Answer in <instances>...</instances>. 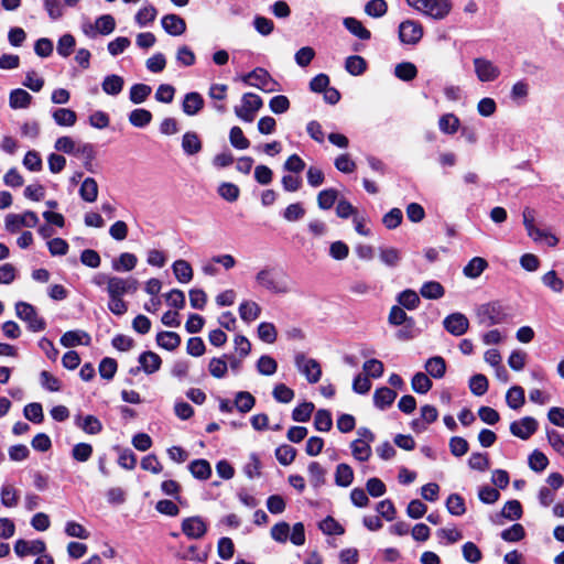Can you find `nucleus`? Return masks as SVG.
<instances>
[{
	"instance_id": "338daca9",
	"label": "nucleus",
	"mask_w": 564,
	"mask_h": 564,
	"mask_svg": "<svg viewBox=\"0 0 564 564\" xmlns=\"http://www.w3.org/2000/svg\"><path fill=\"white\" fill-rule=\"evenodd\" d=\"M313 411L314 404L312 402H303L293 410L292 419L295 422H307Z\"/></svg>"
},
{
	"instance_id": "2f4dec72",
	"label": "nucleus",
	"mask_w": 564,
	"mask_h": 564,
	"mask_svg": "<svg viewBox=\"0 0 564 564\" xmlns=\"http://www.w3.org/2000/svg\"><path fill=\"white\" fill-rule=\"evenodd\" d=\"M354 480L352 468L345 463L337 465L335 471V484L339 487H348Z\"/></svg>"
},
{
	"instance_id": "f03ea898",
	"label": "nucleus",
	"mask_w": 564,
	"mask_h": 564,
	"mask_svg": "<svg viewBox=\"0 0 564 564\" xmlns=\"http://www.w3.org/2000/svg\"><path fill=\"white\" fill-rule=\"evenodd\" d=\"M256 282L261 288L274 294H286L291 292L289 282L279 278V274L273 268L265 267L261 269L256 275Z\"/></svg>"
},
{
	"instance_id": "2eb2a0df",
	"label": "nucleus",
	"mask_w": 564,
	"mask_h": 564,
	"mask_svg": "<svg viewBox=\"0 0 564 564\" xmlns=\"http://www.w3.org/2000/svg\"><path fill=\"white\" fill-rule=\"evenodd\" d=\"M307 133L314 141H322L327 138L328 141H348L347 137L338 132H326L317 121H311L307 124Z\"/></svg>"
},
{
	"instance_id": "58836bf2",
	"label": "nucleus",
	"mask_w": 564,
	"mask_h": 564,
	"mask_svg": "<svg viewBox=\"0 0 564 564\" xmlns=\"http://www.w3.org/2000/svg\"><path fill=\"white\" fill-rule=\"evenodd\" d=\"M445 293L443 285L436 281L425 282L420 290V294L429 300L441 299Z\"/></svg>"
},
{
	"instance_id": "b1692460",
	"label": "nucleus",
	"mask_w": 564,
	"mask_h": 564,
	"mask_svg": "<svg viewBox=\"0 0 564 564\" xmlns=\"http://www.w3.org/2000/svg\"><path fill=\"white\" fill-rule=\"evenodd\" d=\"M172 269L180 283H188L193 279V269L186 260H176L173 263Z\"/></svg>"
},
{
	"instance_id": "13d9d810",
	"label": "nucleus",
	"mask_w": 564,
	"mask_h": 564,
	"mask_svg": "<svg viewBox=\"0 0 564 564\" xmlns=\"http://www.w3.org/2000/svg\"><path fill=\"white\" fill-rule=\"evenodd\" d=\"M319 529L327 535H341L345 532L343 525L330 516L319 522Z\"/></svg>"
},
{
	"instance_id": "6ab92c4d",
	"label": "nucleus",
	"mask_w": 564,
	"mask_h": 564,
	"mask_svg": "<svg viewBox=\"0 0 564 564\" xmlns=\"http://www.w3.org/2000/svg\"><path fill=\"white\" fill-rule=\"evenodd\" d=\"M64 347H74L77 345H89L90 336L84 330H68L59 339Z\"/></svg>"
},
{
	"instance_id": "1a4fd4ad",
	"label": "nucleus",
	"mask_w": 564,
	"mask_h": 564,
	"mask_svg": "<svg viewBox=\"0 0 564 564\" xmlns=\"http://www.w3.org/2000/svg\"><path fill=\"white\" fill-rule=\"evenodd\" d=\"M295 366L310 383H316L321 380L322 369L317 360L307 358L304 354H297L295 356Z\"/></svg>"
},
{
	"instance_id": "f257e3e1",
	"label": "nucleus",
	"mask_w": 564,
	"mask_h": 564,
	"mask_svg": "<svg viewBox=\"0 0 564 564\" xmlns=\"http://www.w3.org/2000/svg\"><path fill=\"white\" fill-rule=\"evenodd\" d=\"M406 4L419 13L433 20H444L453 9L451 0H405Z\"/></svg>"
},
{
	"instance_id": "e2e57ef3",
	"label": "nucleus",
	"mask_w": 564,
	"mask_h": 564,
	"mask_svg": "<svg viewBox=\"0 0 564 564\" xmlns=\"http://www.w3.org/2000/svg\"><path fill=\"white\" fill-rule=\"evenodd\" d=\"M152 119V113L143 108L134 109L129 115V121L134 127L142 128L147 126Z\"/></svg>"
},
{
	"instance_id": "0eeeda50",
	"label": "nucleus",
	"mask_w": 564,
	"mask_h": 564,
	"mask_svg": "<svg viewBox=\"0 0 564 564\" xmlns=\"http://www.w3.org/2000/svg\"><path fill=\"white\" fill-rule=\"evenodd\" d=\"M473 65L476 78L480 83L495 82L501 75L500 67L486 57H475L473 59Z\"/></svg>"
},
{
	"instance_id": "aec40b11",
	"label": "nucleus",
	"mask_w": 564,
	"mask_h": 564,
	"mask_svg": "<svg viewBox=\"0 0 564 564\" xmlns=\"http://www.w3.org/2000/svg\"><path fill=\"white\" fill-rule=\"evenodd\" d=\"M310 484L318 489L326 482V469L318 462H311L307 467Z\"/></svg>"
},
{
	"instance_id": "6e6d98bb",
	"label": "nucleus",
	"mask_w": 564,
	"mask_h": 564,
	"mask_svg": "<svg viewBox=\"0 0 564 564\" xmlns=\"http://www.w3.org/2000/svg\"><path fill=\"white\" fill-rule=\"evenodd\" d=\"M296 456V449L292 447L291 445H281L275 449V457L278 462L283 465L288 466L293 463Z\"/></svg>"
},
{
	"instance_id": "a18cd8bd",
	"label": "nucleus",
	"mask_w": 564,
	"mask_h": 564,
	"mask_svg": "<svg viewBox=\"0 0 564 564\" xmlns=\"http://www.w3.org/2000/svg\"><path fill=\"white\" fill-rule=\"evenodd\" d=\"M101 86L106 94L116 96L120 94L123 88V79L118 75H109L105 77Z\"/></svg>"
},
{
	"instance_id": "69168bd1",
	"label": "nucleus",
	"mask_w": 564,
	"mask_h": 564,
	"mask_svg": "<svg viewBox=\"0 0 564 564\" xmlns=\"http://www.w3.org/2000/svg\"><path fill=\"white\" fill-rule=\"evenodd\" d=\"M40 383L43 389L57 392L62 388V383L58 378L54 377L51 372L43 370L40 373Z\"/></svg>"
},
{
	"instance_id": "0e129e2a",
	"label": "nucleus",
	"mask_w": 564,
	"mask_h": 564,
	"mask_svg": "<svg viewBox=\"0 0 564 564\" xmlns=\"http://www.w3.org/2000/svg\"><path fill=\"white\" fill-rule=\"evenodd\" d=\"M446 508L448 512L453 516H462L466 511L465 501L457 494L449 495V497L446 500Z\"/></svg>"
},
{
	"instance_id": "3c124183",
	"label": "nucleus",
	"mask_w": 564,
	"mask_h": 564,
	"mask_svg": "<svg viewBox=\"0 0 564 564\" xmlns=\"http://www.w3.org/2000/svg\"><path fill=\"white\" fill-rule=\"evenodd\" d=\"M1 503L7 508H13L19 501V491L11 485H3L0 490Z\"/></svg>"
},
{
	"instance_id": "5fc2aeb1",
	"label": "nucleus",
	"mask_w": 564,
	"mask_h": 564,
	"mask_svg": "<svg viewBox=\"0 0 564 564\" xmlns=\"http://www.w3.org/2000/svg\"><path fill=\"white\" fill-rule=\"evenodd\" d=\"M529 467L536 471V473H541L543 471L547 465H549V459L547 457L545 456L544 453H542L541 451L539 449H534L531 455L529 456Z\"/></svg>"
},
{
	"instance_id": "7ed1b4c3",
	"label": "nucleus",
	"mask_w": 564,
	"mask_h": 564,
	"mask_svg": "<svg viewBox=\"0 0 564 564\" xmlns=\"http://www.w3.org/2000/svg\"><path fill=\"white\" fill-rule=\"evenodd\" d=\"M476 317L480 325L489 327L505 323L508 318V314L499 302H491L478 306Z\"/></svg>"
},
{
	"instance_id": "a19ab883",
	"label": "nucleus",
	"mask_w": 564,
	"mask_h": 564,
	"mask_svg": "<svg viewBox=\"0 0 564 564\" xmlns=\"http://www.w3.org/2000/svg\"><path fill=\"white\" fill-rule=\"evenodd\" d=\"M338 199V191L335 188L323 189L317 195V205L321 209H330Z\"/></svg>"
},
{
	"instance_id": "20e7f679",
	"label": "nucleus",
	"mask_w": 564,
	"mask_h": 564,
	"mask_svg": "<svg viewBox=\"0 0 564 564\" xmlns=\"http://www.w3.org/2000/svg\"><path fill=\"white\" fill-rule=\"evenodd\" d=\"M241 80L251 87H256L264 93H273L280 90L278 82L264 68L258 67L252 72L241 76Z\"/></svg>"
},
{
	"instance_id": "79ce46f5",
	"label": "nucleus",
	"mask_w": 564,
	"mask_h": 564,
	"mask_svg": "<svg viewBox=\"0 0 564 564\" xmlns=\"http://www.w3.org/2000/svg\"><path fill=\"white\" fill-rule=\"evenodd\" d=\"M394 75L404 82L414 79L417 75V68L413 63L403 62L394 67Z\"/></svg>"
},
{
	"instance_id": "c756f323",
	"label": "nucleus",
	"mask_w": 564,
	"mask_h": 564,
	"mask_svg": "<svg viewBox=\"0 0 564 564\" xmlns=\"http://www.w3.org/2000/svg\"><path fill=\"white\" fill-rule=\"evenodd\" d=\"M460 128V120L454 113H445L438 119V129L445 134H454Z\"/></svg>"
},
{
	"instance_id": "9d476101",
	"label": "nucleus",
	"mask_w": 564,
	"mask_h": 564,
	"mask_svg": "<svg viewBox=\"0 0 564 564\" xmlns=\"http://www.w3.org/2000/svg\"><path fill=\"white\" fill-rule=\"evenodd\" d=\"M423 36V28L420 22L405 20L399 26V37L402 43L416 44Z\"/></svg>"
},
{
	"instance_id": "7c9ffc66",
	"label": "nucleus",
	"mask_w": 564,
	"mask_h": 564,
	"mask_svg": "<svg viewBox=\"0 0 564 564\" xmlns=\"http://www.w3.org/2000/svg\"><path fill=\"white\" fill-rule=\"evenodd\" d=\"M352 456L359 462H366L371 456V446L369 442L357 438L350 444Z\"/></svg>"
},
{
	"instance_id": "cd10ccee",
	"label": "nucleus",
	"mask_w": 564,
	"mask_h": 564,
	"mask_svg": "<svg viewBox=\"0 0 564 564\" xmlns=\"http://www.w3.org/2000/svg\"><path fill=\"white\" fill-rule=\"evenodd\" d=\"M156 343L160 347L173 351L181 344V337L174 332H160L156 335Z\"/></svg>"
},
{
	"instance_id": "c85d7f7f",
	"label": "nucleus",
	"mask_w": 564,
	"mask_h": 564,
	"mask_svg": "<svg viewBox=\"0 0 564 564\" xmlns=\"http://www.w3.org/2000/svg\"><path fill=\"white\" fill-rule=\"evenodd\" d=\"M188 469L193 477L199 480H206L212 475L210 464L206 459H195L188 465Z\"/></svg>"
},
{
	"instance_id": "37998d69",
	"label": "nucleus",
	"mask_w": 564,
	"mask_h": 564,
	"mask_svg": "<svg viewBox=\"0 0 564 564\" xmlns=\"http://www.w3.org/2000/svg\"><path fill=\"white\" fill-rule=\"evenodd\" d=\"M397 301L399 306L410 311L415 310L420 304V297L413 290H404L398 295Z\"/></svg>"
},
{
	"instance_id": "052dcab7",
	"label": "nucleus",
	"mask_w": 564,
	"mask_h": 564,
	"mask_svg": "<svg viewBox=\"0 0 564 564\" xmlns=\"http://www.w3.org/2000/svg\"><path fill=\"white\" fill-rule=\"evenodd\" d=\"M259 338L268 344H272L276 340V328L272 323L262 322L258 326Z\"/></svg>"
},
{
	"instance_id": "393cba45",
	"label": "nucleus",
	"mask_w": 564,
	"mask_h": 564,
	"mask_svg": "<svg viewBox=\"0 0 564 564\" xmlns=\"http://www.w3.org/2000/svg\"><path fill=\"white\" fill-rule=\"evenodd\" d=\"M32 96L24 89H13L9 96V105L12 109H23L31 104Z\"/></svg>"
},
{
	"instance_id": "f704fd0d",
	"label": "nucleus",
	"mask_w": 564,
	"mask_h": 564,
	"mask_svg": "<svg viewBox=\"0 0 564 564\" xmlns=\"http://www.w3.org/2000/svg\"><path fill=\"white\" fill-rule=\"evenodd\" d=\"M488 267L487 261L484 258H473L464 268L463 272L467 278H478Z\"/></svg>"
},
{
	"instance_id": "4c0bfd02",
	"label": "nucleus",
	"mask_w": 564,
	"mask_h": 564,
	"mask_svg": "<svg viewBox=\"0 0 564 564\" xmlns=\"http://www.w3.org/2000/svg\"><path fill=\"white\" fill-rule=\"evenodd\" d=\"M256 404L254 397L247 391H239L235 395V406L241 413H248Z\"/></svg>"
},
{
	"instance_id": "680f3d73",
	"label": "nucleus",
	"mask_w": 564,
	"mask_h": 564,
	"mask_svg": "<svg viewBox=\"0 0 564 564\" xmlns=\"http://www.w3.org/2000/svg\"><path fill=\"white\" fill-rule=\"evenodd\" d=\"M542 282L555 293H562L564 290V281L557 276V273L554 270L546 272L542 276Z\"/></svg>"
},
{
	"instance_id": "a878e982",
	"label": "nucleus",
	"mask_w": 564,
	"mask_h": 564,
	"mask_svg": "<svg viewBox=\"0 0 564 564\" xmlns=\"http://www.w3.org/2000/svg\"><path fill=\"white\" fill-rule=\"evenodd\" d=\"M79 195L83 200L94 203L98 197V184L96 180L86 177L80 185Z\"/></svg>"
},
{
	"instance_id": "a211bd4d",
	"label": "nucleus",
	"mask_w": 564,
	"mask_h": 564,
	"mask_svg": "<svg viewBox=\"0 0 564 564\" xmlns=\"http://www.w3.org/2000/svg\"><path fill=\"white\" fill-rule=\"evenodd\" d=\"M139 364L145 373L152 375L161 368L162 359L158 354L149 350L139 356Z\"/></svg>"
},
{
	"instance_id": "c03bdc74",
	"label": "nucleus",
	"mask_w": 564,
	"mask_h": 564,
	"mask_svg": "<svg viewBox=\"0 0 564 564\" xmlns=\"http://www.w3.org/2000/svg\"><path fill=\"white\" fill-rule=\"evenodd\" d=\"M98 35H109L115 31L116 20L111 14H102L95 21Z\"/></svg>"
},
{
	"instance_id": "bb28decb",
	"label": "nucleus",
	"mask_w": 564,
	"mask_h": 564,
	"mask_svg": "<svg viewBox=\"0 0 564 564\" xmlns=\"http://www.w3.org/2000/svg\"><path fill=\"white\" fill-rule=\"evenodd\" d=\"M343 23L345 28L358 39L369 40L371 37L370 31L366 29L359 20L348 17L344 19Z\"/></svg>"
},
{
	"instance_id": "e433bc0d",
	"label": "nucleus",
	"mask_w": 564,
	"mask_h": 564,
	"mask_svg": "<svg viewBox=\"0 0 564 564\" xmlns=\"http://www.w3.org/2000/svg\"><path fill=\"white\" fill-rule=\"evenodd\" d=\"M138 262L137 257L133 253L123 252L118 259L112 261V269L115 271H131L135 268Z\"/></svg>"
},
{
	"instance_id": "864d4df0",
	"label": "nucleus",
	"mask_w": 564,
	"mask_h": 564,
	"mask_svg": "<svg viewBox=\"0 0 564 564\" xmlns=\"http://www.w3.org/2000/svg\"><path fill=\"white\" fill-rule=\"evenodd\" d=\"M314 426L317 431L328 432L333 426V420L328 410H318L315 413Z\"/></svg>"
},
{
	"instance_id": "8fccbe9b",
	"label": "nucleus",
	"mask_w": 564,
	"mask_h": 564,
	"mask_svg": "<svg viewBox=\"0 0 564 564\" xmlns=\"http://www.w3.org/2000/svg\"><path fill=\"white\" fill-rule=\"evenodd\" d=\"M367 63L364 57L352 55L347 57L345 63L346 70L352 76L361 75L366 70Z\"/></svg>"
},
{
	"instance_id": "603ef678",
	"label": "nucleus",
	"mask_w": 564,
	"mask_h": 564,
	"mask_svg": "<svg viewBox=\"0 0 564 564\" xmlns=\"http://www.w3.org/2000/svg\"><path fill=\"white\" fill-rule=\"evenodd\" d=\"M276 369L278 364L271 356L263 355L257 361V370L262 376H272Z\"/></svg>"
},
{
	"instance_id": "6e6552de",
	"label": "nucleus",
	"mask_w": 564,
	"mask_h": 564,
	"mask_svg": "<svg viewBox=\"0 0 564 564\" xmlns=\"http://www.w3.org/2000/svg\"><path fill=\"white\" fill-rule=\"evenodd\" d=\"M139 288V282L134 278H120L112 275L107 286L109 297H122L128 293H134Z\"/></svg>"
},
{
	"instance_id": "de8ad7c7",
	"label": "nucleus",
	"mask_w": 564,
	"mask_h": 564,
	"mask_svg": "<svg viewBox=\"0 0 564 564\" xmlns=\"http://www.w3.org/2000/svg\"><path fill=\"white\" fill-rule=\"evenodd\" d=\"M528 236L535 242L544 241L549 247H555L558 243V239L555 235L536 228L535 226L532 227L531 231H528Z\"/></svg>"
},
{
	"instance_id": "412c9836",
	"label": "nucleus",
	"mask_w": 564,
	"mask_h": 564,
	"mask_svg": "<svg viewBox=\"0 0 564 564\" xmlns=\"http://www.w3.org/2000/svg\"><path fill=\"white\" fill-rule=\"evenodd\" d=\"M203 106V97L198 93L193 91L185 95L182 108L187 116H195L200 111Z\"/></svg>"
},
{
	"instance_id": "ea45409f",
	"label": "nucleus",
	"mask_w": 564,
	"mask_h": 564,
	"mask_svg": "<svg viewBox=\"0 0 564 564\" xmlns=\"http://www.w3.org/2000/svg\"><path fill=\"white\" fill-rule=\"evenodd\" d=\"M158 15V11L154 6L147 3L135 14L134 20L139 26H145L152 23Z\"/></svg>"
},
{
	"instance_id": "39448f33",
	"label": "nucleus",
	"mask_w": 564,
	"mask_h": 564,
	"mask_svg": "<svg viewBox=\"0 0 564 564\" xmlns=\"http://www.w3.org/2000/svg\"><path fill=\"white\" fill-rule=\"evenodd\" d=\"M262 105L260 96L253 93H246L241 97L240 105L235 107V113L240 119L251 122Z\"/></svg>"
},
{
	"instance_id": "bf43d9fd",
	"label": "nucleus",
	"mask_w": 564,
	"mask_h": 564,
	"mask_svg": "<svg viewBox=\"0 0 564 564\" xmlns=\"http://www.w3.org/2000/svg\"><path fill=\"white\" fill-rule=\"evenodd\" d=\"M388 11L386 0H370L365 6V12L371 18H381Z\"/></svg>"
},
{
	"instance_id": "f3484780",
	"label": "nucleus",
	"mask_w": 564,
	"mask_h": 564,
	"mask_svg": "<svg viewBox=\"0 0 564 564\" xmlns=\"http://www.w3.org/2000/svg\"><path fill=\"white\" fill-rule=\"evenodd\" d=\"M75 424L77 427L82 429L85 433L90 435L99 434L102 431V424L100 420L91 414L86 416L77 415L75 417Z\"/></svg>"
},
{
	"instance_id": "ddd939ff",
	"label": "nucleus",
	"mask_w": 564,
	"mask_h": 564,
	"mask_svg": "<svg viewBox=\"0 0 564 564\" xmlns=\"http://www.w3.org/2000/svg\"><path fill=\"white\" fill-rule=\"evenodd\" d=\"M538 430V422L531 416H524L519 421H514L510 424V432L512 435L528 440Z\"/></svg>"
},
{
	"instance_id": "4468645a",
	"label": "nucleus",
	"mask_w": 564,
	"mask_h": 564,
	"mask_svg": "<svg viewBox=\"0 0 564 564\" xmlns=\"http://www.w3.org/2000/svg\"><path fill=\"white\" fill-rule=\"evenodd\" d=\"M46 550V545L44 541L42 540H33V541H25V540H18L14 544V552L18 556H25L29 554L32 555H39L43 554Z\"/></svg>"
},
{
	"instance_id": "dca6fc26",
	"label": "nucleus",
	"mask_w": 564,
	"mask_h": 564,
	"mask_svg": "<svg viewBox=\"0 0 564 564\" xmlns=\"http://www.w3.org/2000/svg\"><path fill=\"white\" fill-rule=\"evenodd\" d=\"M164 31L172 36H180L186 31V23L177 14H166L161 20Z\"/></svg>"
},
{
	"instance_id": "72a5a7b5",
	"label": "nucleus",
	"mask_w": 564,
	"mask_h": 564,
	"mask_svg": "<svg viewBox=\"0 0 564 564\" xmlns=\"http://www.w3.org/2000/svg\"><path fill=\"white\" fill-rule=\"evenodd\" d=\"M388 322H389V324H391L393 326H400L403 324H408V326L412 327L414 324L413 318L408 316L405 311L399 305H394L391 307L389 317H388Z\"/></svg>"
},
{
	"instance_id": "9b49d317",
	"label": "nucleus",
	"mask_w": 564,
	"mask_h": 564,
	"mask_svg": "<svg viewBox=\"0 0 564 564\" xmlns=\"http://www.w3.org/2000/svg\"><path fill=\"white\" fill-rule=\"evenodd\" d=\"M443 327L453 336L459 337L469 328L468 318L459 312L452 313L443 319Z\"/></svg>"
},
{
	"instance_id": "5701e85b",
	"label": "nucleus",
	"mask_w": 564,
	"mask_h": 564,
	"mask_svg": "<svg viewBox=\"0 0 564 564\" xmlns=\"http://www.w3.org/2000/svg\"><path fill=\"white\" fill-rule=\"evenodd\" d=\"M425 370L431 377L435 379L443 378L446 372L445 359L441 356H434L429 358L425 362Z\"/></svg>"
},
{
	"instance_id": "09e8293b",
	"label": "nucleus",
	"mask_w": 564,
	"mask_h": 564,
	"mask_svg": "<svg viewBox=\"0 0 564 564\" xmlns=\"http://www.w3.org/2000/svg\"><path fill=\"white\" fill-rule=\"evenodd\" d=\"M432 381L424 372H416L411 381L412 389L420 394L427 393L432 388Z\"/></svg>"
},
{
	"instance_id": "4be33fe9",
	"label": "nucleus",
	"mask_w": 564,
	"mask_h": 564,
	"mask_svg": "<svg viewBox=\"0 0 564 564\" xmlns=\"http://www.w3.org/2000/svg\"><path fill=\"white\" fill-rule=\"evenodd\" d=\"M395 398L397 392L387 387L379 388L373 393L375 405L381 410L390 406L394 402Z\"/></svg>"
},
{
	"instance_id": "c9c22d12",
	"label": "nucleus",
	"mask_w": 564,
	"mask_h": 564,
	"mask_svg": "<svg viewBox=\"0 0 564 564\" xmlns=\"http://www.w3.org/2000/svg\"><path fill=\"white\" fill-rule=\"evenodd\" d=\"M506 401L509 408L513 410L520 409L524 404V390L522 387L513 386L506 394Z\"/></svg>"
},
{
	"instance_id": "473e14b6",
	"label": "nucleus",
	"mask_w": 564,
	"mask_h": 564,
	"mask_svg": "<svg viewBox=\"0 0 564 564\" xmlns=\"http://www.w3.org/2000/svg\"><path fill=\"white\" fill-rule=\"evenodd\" d=\"M261 307L252 301H243L239 306L240 318L247 323L257 319L260 316Z\"/></svg>"
},
{
	"instance_id": "49530a36",
	"label": "nucleus",
	"mask_w": 564,
	"mask_h": 564,
	"mask_svg": "<svg viewBox=\"0 0 564 564\" xmlns=\"http://www.w3.org/2000/svg\"><path fill=\"white\" fill-rule=\"evenodd\" d=\"M55 122L59 126L72 127L76 122V113L68 108H58L53 112Z\"/></svg>"
},
{
	"instance_id": "4d7b16f0",
	"label": "nucleus",
	"mask_w": 564,
	"mask_h": 564,
	"mask_svg": "<svg viewBox=\"0 0 564 564\" xmlns=\"http://www.w3.org/2000/svg\"><path fill=\"white\" fill-rule=\"evenodd\" d=\"M227 355H224L223 358H212L208 365V370L214 378L220 379L224 378L228 370V365L226 361Z\"/></svg>"
},
{
	"instance_id": "f8f14e48",
	"label": "nucleus",
	"mask_w": 564,
	"mask_h": 564,
	"mask_svg": "<svg viewBox=\"0 0 564 564\" xmlns=\"http://www.w3.org/2000/svg\"><path fill=\"white\" fill-rule=\"evenodd\" d=\"M181 527L182 532L192 540H199L207 532V523L199 516L185 518Z\"/></svg>"
},
{
	"instance_id": "774afa93",
	"label": "nucleus",
	"mask_w": 564,
	"mask_h": 564,
	"mask_svg": "<svg viewBox=\"0 0 564 564\" xmlns=\"http://www.w3.org/2000/svg\"><path fill=\"white\" fill-rule=\"evenodd\" d=\"M218 194L220 197H223L227 202L232 203L238 199L240 189L236 184L225 182L219 185Z\"/></svg>"
},
{
	"instance_id": "423d86ee",
	"label": "nucleus",
	"mask_w": 564,
	"mask_h": 564,
	"mask_svg": "<svg viewBox=\"0 0 564 564\" xmlns=\"http://www.w3.org/2000/svg\"><path fill=\"white\" fill-rule=\"evenodd\" d=\"M17 316L28 324L31 332H42L46 327L45 321L39 316L35 307L26 302L15 304Z\"/></svg>"
}]
</instances>
